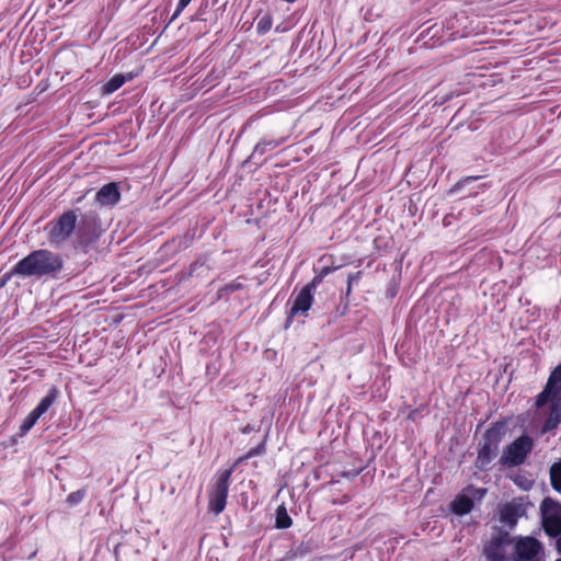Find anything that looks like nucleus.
Masks as SVG:
<instances>
[{
  "label": "nucleus",
  "instance_id": "f257e3e1",
  "mask_svg": "<svg viewBox=\"0 0 561 561\" xmlns=\"http://www.w3.org/2000/svg\"><path fill=\"white\" fill-rule=\"evenodd\" d=\"M47 233L49 243L55 248L64 245L70 237L76 233L73 247L77 250L87 252L92 242L95 241L96 234L91 229L85 218L81 219L78 226L77 209H68L61 215L50 220L44 229Z\"/></svg>",
  "mask_w": 561,
  "mask_h": 561
},
{
  "label": "nucleus",
  "instance_id": "f03ea898",
  "mask_svg": "<svg viewBox=\"0 0 561 561\" xmlns=\"http://www.w3.org/2000/svg\"><path fill=\"white\" fill-rule=\"evenodd\" d=\"M64 261L58 253L46 249L32 251L25 257L20 260L13 268L5 275L4 282L12 275L25 277H56L62 270Z\"/></svg>",
  "mask_w": 561,
  "mask_h": 561
},
{
  "label": "nucleus",
  "instance_id": "7ed1b4c3",
  "mask_svg": "<svg viewBox=\"0 0 561 561\" xmlns=\"http://www.w3.org/2000/svg\"><path fill=\"white\" fill-rule=\"evenodd\" d=\"M505 435V423H493L483 434L478 451L476 467L485 470L490 462L497 456L499 445Z\"/></svg>",
  "mask_w": 561,
  "mask_h": 561
},
{
  "label": "nucleus",
  "instance_id": "20e7f679",
  "mask_svg": "<svg viewBox=\"0 0 561 561\" xmlns=\"http://www.w3.org/2000/svg\"><path fill=\"white\" fill-rule=\"evenodd\" d=\"M542 526L547 535L554 538L556 548L561 553V504L547 497L540 505Z\"/></svg>",
  "mask_w": 561,
  "mask_h": 561
},
{
  "label": "nucleus",
  "instance_id": "39448f33",
  "mask_svg": "<svg viewBox=\"0 0 561 561\" xmlns=\"http://www.w3.org/2000/svg\"><path fill=\"white\" fill-rule=\"evenodd\" d=\"M233 470L234 466L229 469L219 470L215 476L208 494V508L216 515L220 514L226 507L229 481Z\"/></svg>",
  "mask_w": 561,
  "mask_h": 561
},
{
  "label": "nucleus",
  "instance_id": "423d86ee",
  "mask_svg": "<svg viewBox=\"0 0 561 561\" xmlns=\"http://www.w3.org/2000/svg\"><path fill=\"white\" fill-rule=\"evenodd\" d=\"M533 447V439L528 435H522L504 448L500 462L507 467L519 466L524 463Z\"/></svg>",
  "mask_w": 561,
  "mask_h": 561
},
{
  "label": "nucleus",
  "instance_id": "0eeeda50",
  "mask_svg": "<svg viewBox=\"0 0 561 561\" xmlns=\"http://www.w3.org/2000/svg\"><path fill=\"white\" fill-rule=\"evenodd\" d=\"M543 548L534 537L519 538L515 543L514 561H541Z\"/></svg>",
  "mask_w": 561,
  "mask_h": 561
},
{
  "label": "nucleus",
  "instance_id": "6e6552de",
  "mask_svg": "<svg viewBox=\"0 0 561 561\" xmlns=\"http://www.w3.org/2000/svg\"><path fill=\"white\" fill-rule=\"evenodd\" d=\"M313 295L309 293V289H301L297 297L294 300V304L290 308L287 325L290 323L291 319L297 314H305L312 306Z\"/></svg>",
  "mask_w": 561,
  "mask_h": 561
},
{
  "label": "nucleus",
  "instance_id": "1a4fd4ad",
  "mask_svg": "<svg viewBox=\"0 0 561 561\" xmlns=\"http://www.w3.org/2000/svg\"><path fill=\"white\" fill-rule=\"evenodd\" d=\"M121 199V193L115 182L103 185L95 195V201L102 206H114Z\"/></svg>",
  "mask_w": 561,
  "mask_h": 561
},
{
  "label": "nucleus",
  "instance_id": "9d476101",
  "mask_svg": "<svg viewBox=\"0 0 561 561\" xmlns=\"http://www.w3.org/2000/svg\"><path fill=\"white\" fill-rule=\"evenodd\" d=\"M485 557L490 561H503L505 559V545L501 537H493L484 548Z\"/></svg>",
  "mask_w": 561,
  "mask_h": 561
},
{
  "label": "nucleus",
  "instance_id": "9b49d317",
  "mask_svg": "<svg viewBox=\"0 0 561 561\" xmlns=\"http://www.w3.org/2000/svg\"><path fill=\"white\" fill-rule=\"evenodd\" d=\"M523 513L520 505L513 503L506 504L500 512V520L508 527H514Z\"/></svg>",
  "mask_w": 561,
  "mask_h": 561
},
{
  "label": "nucleus",
  "instance_id": "f8f14e48",
  "mask_svg": "<svg viewBox=\"0 0 561 561\" xmlns=\"http://www.w3.org/2000/svg\"><path fill=\"white\" fill-rule=\"evenodd\" d=\"M561 422V400L553 399L549 404V415L543 422L542 432H549L556 428Z\"/></svg>",
  "mask_w": 561,
  "mask_h": 561
},
{
  "label": "nucleus",
  "instance_id": "ddd939ff",
  "mask_svg": "<svg viewBox=\"0 0 561 561\" xmlns=\"http://www.w3.org/2000/svg\"><path fill=\"white\" fill-rule=\"evenodd\" d=\"M451 511L457 515H466L473 508V501L467 495H458L450 504Z\"/></svg>",
  "mask_w": 561,
  "mask_h": 561
},
{
  "label": "nucleus",
  "instance_id": "4468645a",
  "mask_svg": "<svg viewBox=\"0 0 561 561\" xmlns=\"http://www.w3.org/2000/svg\"><path fill=\"white\" fill-rule=\"evenodd\" d=\"M58 397V390L55 386H53L45 397L42 398L39 403L36 405L33 411L41 417L43 414H45L48 409L56 402Z\"/></svg>",
  "mask_w": 561,
  "mask_h": 561
},
{
  "label": "nucleus",
  "instance_id": "2eb2a0df",
  "mask_svg": "<svg viewBox=\"0 0 561 561\" xmlns=\"http://www.w3.org/2000/svg\"><path fill=\"white\" fill-rule=\"evenodd\" d=\"M284 142V138L276 139H263L256 144L251 154V158L255 159L256 157H262L265 152L273 150L280 146Z\"/></svg>",
  "mask_w": 561,
  "mask_h": 561
},
{
  "label": "nucleus",
  "instance_id": "dca6fc26",
  "mask_svg": "<svg viewBox=\"0 0 561 561\" xmlns=\"http://www.w3.org/2000/svg\"><path fill=\"white\" fill-rule=\"evenodd\" d=\"M546 386L557 396H561V363L550 373Z\"/></svg>",
  "mask_w": 561,
  "mask_h": 561
},
{
  "label": "nucleus",
  "instance_id": "f3484780",
  "mask_svg": "<svg viewBox=\"0 0 561 561\" xmlns=\"http://www.w3.org/2000/svg\"><path fill=\"white\" fill-rule=\"evenodd\" d=\"M549 473L552 489L561 494V459L550 467Z\"/></svg>",
  "mask_w": 561,
  "mask_h": 561
},
{
  "label": "nucleus",
  "instance_id": "a211bd4d",
  "mask_svg": "<svg viewBox=\"0 0 561 561\" xmlns=\"http://www.w3.org/2000/svg\"><path fill=\"white\" fill-rule=\"evenodd\" d=\"M126 82V77L122 73L115 75L103 85V94H112Z\"/></svg>",
  "mask_w": 561,
  "mask_h": 561
},
{
  "label": "nucleus",
  "instance_id": "6ab92c4d",
  "mask_svg": "<svg viewBox=\"0 0 561 561\" xmlns=\"http://www.w3.org/2000/svg\"><path fill=\"white\" fill-rule=\"evenodd\" d=\"M553 399L561 400V396H557L552 389L545 386L543 390L536 397V408L541 409L545 404L552 402Z\"/></svg>",
  "mask_w": 561,
  "mask_h": 561
},
{
  "label": "nucleus",
  "instance_id": "aec40b11",
  "mask_svg": "<svg viewBox=\"0 0 561 561\" xmlns=\"http://www.w3.org/2000/svg\"><path fill=\"white\" fill-rule=\"evenodd\" d=\"M275 526L278 529H286L291 526V518L284 506H279L276 510Z\"/></svg>",
  "mask_w": 561,
  "mask_h": 561
},
{
  "label": "nucleus",
  "instance_id": "412c9836",
  "mask_svg": "<svg viewBox=\"0 0 561 561\" xmlns=\"http://www.w3.org/2000/svg\"><path fill=\"white\" fill-rule=\"evenodd\" d=\"M39 416L32 410L20 426V434L25 435L38 421Z\"/></svg>",
  "mask_w": 561,
  "mask_h": 561
},
{
  "label": "nucleus",
  "instance_id": "4be33fe9",
  "mask_svg": "<svg viewBox=\"0 0 561 561\" xmlns=\"http://www.w3.org/2000/svg\"><path fill=\"white\" fill-rule=\"evenodd\" d=\"M272 28V18L270 15H263L257 24L256 32L261 35L266 34Z\"/></svg>",
  "mask_w": 561,
  "mask_h": 561
},
{
  "label": "nucleus",
  "instance_id": "5701e85b",
  "mask_svg": "<svg viewBox=\"0 0 561 561\" xmlns=\"http://www.w3.org/2000/svg\"><path fill=\"white\" fill-rule=\"evenodd\" d=\"M85 492L82 490H78L76 492H71L68 494L66 502L70 505H77L84 499Z\"/></svg>",
  "mask_w": 561,
  "mask_h": 561
},
{
  "label": "nucleus",
  "instance_id": "b1692460",
  "mask_svg": "<svg viewBox=\"0 0 561 561\" xmlns=\"http://www.w3.org/2000/svg\"><path fill=\"white\" fill-rule=\"evenodd\" d=\"M322 279H323V274H318L317 276L313 277V279L309 284H307L304 287V289H309V293H311L313 295V293L316 291L317 287L322 282Z\"/></svg>",
  "mask_w": 561,
  "mask_h": 561
},
{
  "label": "nucleus",
  "instance_id": "393cba45",
  "mask_svg": "<svg viewBox=\"0 0 561 561\" xmlns=\"http://www.w3.org/2000/svg\"><path fill=\"white\" fill-rule=\"evenodd\" d=\"M243 288V285L242 283L238 282V280H234L228 285H226L221 291L224 293H232V291H236V290H239V289H242Z\"/></svg>",
  "mask_w": 561,
  "mask_h": 561
},
{
  "label": "nucleus",
  "instance_id": "a878e982",
  "mask_svg": "<svg viewBox=\"0 0 561 561\" xmlns=\"http://www.w3.org/2000/svg\"><path fill=\"white\" fill-rule=\"evenodd\" d=\"M192 0H179L176 9L173 13L172 20L178 18L181 12L191 3Z\"/></svg>",
  "mask_w": 561,
  "mask_h": 561
},
{
  "label": "nucleus",
  "instance_id": "bb28decb",
  "mask_svg": "<svg viewBox=\"0 0 561 561\" xmlns=\"http://www.w3.org/2000/svg\"><path fill=\"white\" fill-rule=\"evenodd\" d=\"M265 451L264 445H260L257 447L251 448L245 458H252L259 455H262Z\"/></svg>",
  "mask_w": 561,
  "mask_h": 561
},
{
  "label": "nucleus",
  "instance_id": "cd10ccee",
  "mask_svg": "<svg viewBox=\"0 0 561 561\" xmlns=\"http://www.w3.org/2000/svg\"><path fill=\"white\" fill-rule=\"evenodd\" d=\"M477 179H478L477 176H468V178L463 179L462 181H459L457 183V187H461L462 185H465L469 182L476 181Z\"/></svg>",
  "mask_w": 561,
  "mask_h": 561
},
{
  "label": "nucleus",
  "instance_id": "c85d7f7f",
  "mask_svg": "<svg viewBox=\"0 0 561 561\" xmlns=\"http://www.w3.org/2000/svg\"><path fill=\"white\" fill-rule=\"evenodd\" d=\"M357 277V275H350L348 276V285H347V294L351 293V289H352V280L353 278Z\"/></svg>",
  "mask_w": 561,
  "mask_h": 561
},
{
  "label": "nucleus",
  "instance_id": "c756f323",
  "mask_svg": "<svg viewBox=\"0 0 561 561\" xmlns=\"http://www.w3.org/2000/svg\"><path fill=\"white\" fill-rule=\"evenodd\" d=\"M331 272L330 267H324L319 274H323V278Z\"/></svg>",
  "mask_w": 561,
  "mask_h": 561
},
{
  "label": "nucleus",
  "instance_id": "7c9ffc66",
  "mask_svg": "<svg viewBox=\"0 0 561 561\" xmlns=\"http://www.w3.org/2000/svg\"><path fill=\"white\" fill-rule=\"evenodd\" d=\"M476 491L480 494V496H482L485 493V490H481V489L476 490Z\"/></svg>",
  "mask_w": 561,
  "mask_h": 561
},
{
  "label": "nucleus",
  "instance_id": "2f4dec72",
  "mask_svg": "<svg viewBox=\"0 0 561 561\" xmlns=\"http://www.w3.org/2000/svg\"><path fill=\"white\" fill-rule=\"evenodd\" d=\"M81 201H82V197H79V198L76 201V203L78 204V203H80Z\"/></svg>",
  "mask_w": 561,
  "mask_h": 561
},
{
  "label": "nucleus",
  "instance_id": "473e14b6",
  "mask_svg": "<svg viewBox=\"0 0 561 561\" xmlns=\"http://www.w3.org/2000/svg\"><path fill=\"white\" fill-rule=\"evenodd\" d=\"M556 561H561V559H557Z\"/></svg>",
  "mask_w": 561,
  "mask_h": 561
}]
</instances>
